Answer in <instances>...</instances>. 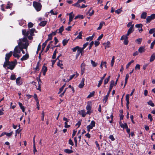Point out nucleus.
Listing matches in <instances>:
<instances>
[{"label":"nucleus","mask_w":155,"mask_h":155,"mask_svg":"<svg viewBox=\"0 0 155 155\" xmlns=\"http://www.w3.org/2000/svg\"><path fill=\"white\" fill-rule=\"evenodd\" d=\"M17 61L15 60V61H8L7 62H5L3 65V67L6 69H9L11 70H13L15 68L16 64Z\"/></svg>","instance_id":"1"},{"label":"nucleus","mask_w":155,"mask_h":155,"mask_svg":"<svg viewBox=\"0 0 155 155\" xmlns=\"http://www.w3.org/2000/svg\"><path fill=\"white\" fill-rule=\"evenodd\" d=\"M33 5L37 12L40 11L42 8V5L41 3L36 1H34Z\"/></svg>","instance_id":"2"},{"label":"nucleus","mask_w":155,"mask_h":155,"mask_svg":"<svg viewBox=\"0 0 155 155\" xmlns=\"http://www.w3.org/2000/svg\"><path fill=\"white\" fill-rule=\"evenodd\" d=\"M19 48H23L25 49H26L27 50L28 47L29 45V43L28 42L25 43H23L21 42H18V43Z\"/></svg>","instance_id":"3"},{"label":"nucleus","mask_w":155,"mask_h":155,"mask_svg":"<svg viewBox=\"0 0 155 155\" xmlns=\"http://www.w3.org/2000/svg\"><path fill=\"white\" fill-rule=\"evenodd\" d=\"M155 18V14H152L150 16H148L146 18V23L147 24L149 23L151 20Z\"/></svg>","instance_id":"4"},{"label":"nucleus","mask_w":155,"mask_h":155,"mask_svg":"<svg viewBox=\"0 0 155 155\" xmlns=\"http://www.w3.org/2000/svg\"><path fill=\"white\" fill-rule=\"evenodd\" d=\"M12 51H10L8 53H7L6 54L5 57V62L9 61V58H10V57L12 56Z\"/></svg>","instance_id":"5"},{"label":"nucleus","mask_w":155,"mask_h":155,"mask_svg":"<svg viewBox=\"0 0 155 155\" xmlns=\"http://www.w3.org/2000/svg\"><path fill=\"white\" fill-rule=\"evenodd\" d=\"M95 123L94 120H92L90 124L88 126V131H89L90 129H92L95 126Z\"/></svg>","instance_id":"6"},{"label":"nucleus","mask_w":155,"mask_h":155,"mask_svg":"<svg viewBox=\"0 0 155 155\" xmlns=\"http://www.w3.org/2000/svg\"><path fill=\"white\" fill-rule=\"evenodd\" d=\"M29 55L28 53L27 52L26 54L21 58V61H24L27 60L29 58Z\"/></svg>","instance_id":"7"},{"label":"nucleus","mask_w":155,"mask_h":155,"mask_svg":"<svg viewBox=\"0 0 155 155\" xmlns=\"http://www.w3.org/2000/svg\"><path fill=\"white\" fill-rule=\"evenodd\" d=\"M21 78V77H19L16 79V83L18 85H20L23 83L22 81L20 80Z\"/></svg>","instance_id":"8"},{"label":"nucleus","mask_w":155,"mask_h":155,"mask_svg":"<svg viewBox=\"0 0 155 155\" xmlns=\"http://www.w3.org/2000/svg\"><path fill=\"white\" fill-rule=\"evenodd\" d=\"M134 24H133L131 26L129 29H128L127 32V35H129L130 34L133 32L134 31Z\"/></svg>","instance_id":"9"},{"label":"nucleus","mask_w":155,"mask_h":155,"mask_svg":"<svg viewBox=\"0 0 155 155\" xmlns=\"http://www.w3.org/2000/svg\"><path fill=\"white\" fill-rule=\"evenodd\" d=\"M29 33L30 31H27L26 29H23L22 30V34L25 37H28Z\"/></svg>","instance_id":"10"},{"label":"nucleus","mask_w":155,"mask_h":155,"mask_svg":"<svg viewBox=\"0 0 155 155\" xmlns=\"http://www.w3.org/2000/svg\"><path fill=\"white\" fill-rule=\"evenodd\" d=\"M22 42H25V43L27 42L28 43V41L27 40V37L24 36V37L23 38H20L19 39L18 42L22 43Z\"/></svg>","instance_id":"11"},{"label":"nucleus","mask_w":155,"mask_h":155,"mask_svg":"<svg viewBox=\"0 0 155 155\" xmlns=\"http://www.w3.org/2000/svg\"><path fill=\"white\" fill-rule=\"evenodd\" d=\"M85 64L83 62L82 63L81 67V74L82 75L84 72L85 71Z\"/></svg>","instance_id":"12"},{"label":"nucleus","mask_w":155,"mask_h":155,"mask_svg":"<svg viewBox=\"0 0 155 155\" xmlns=\"http://www.w3.org/2000/svg\"><path fill=\"white\" fill-rule=\"evenodd\" d=\"M111 90H110V88H109V90L108 92H107V95L104 97L103 99V101H105V102H106L107 101V99L109 95Z\"/></svg>","instance_id":"13"},{"label":"nucleus","mask_w":155,"mask_h":155,"mask_svg":"<svg viewBox=\"0 0 155 155\" xmlns=\"http://www.w3.org/2000/svg\"><path fill=\"white\" fill-rule=\"evenodd\" d=\"M84 78H83L82 79L81 82L78 85V87L80 88H82L84 87Z\"/></svg>","instance_id":"14"},{"label":"nucleus","mask_w":155,"mask_h":155,"mask_svg":"<svg viewBox=\"0 0 155 155\" xmlns=\"http://www.w3.org/2000/svg\"><path fill=\"white\" fill-rule=\"evenodd\" d=\"M106 49L107 48H109L110 46V43L109 41H107L106 42L104 43L103 44Z\"/></svg>","instance_id":"15"},{"label":"nucleus","mask_w":155,"mask_h":155,"mask_svg":"<svg viewBox=\"0 0 155 155\" xmlns=\"http://www.w3.org/2000/svg\"><path fill=\"white\" fill-rule=\"evenodd\" d=\"M119 123L121 127L123 128L124 129L128 127L126 123L123 124L120 121L119 122Z\"/></svg>","instance_id":"16"},{"label":"nucleus","mask_w":155,"mask_h":155,"mask_svg":"<svg viewBox=\"0 0 155 155\" xmlns=\"http://www.w3.org/2000/svg\"><path fill=\"white\" fill-rule=\"evenodd\" d=\"M147 15V13L146 12H143L141 15L140 18L142 19H145Z\"/></svg>","instance_id":"17"},{"label":"nucleus","mask_w":155,"mask_h":155,"mask_svg":"<svg viewBox=\"0 0 155 155\" xmlns=\"http://www.w3.org/2000/svg\"><path fill=\"white\" fill-rule=\"evenodd\" d=\"M79 114L80 115H81L83 117H84L86 114V112L85 110H81L79 111Z\"/></svg>","instance_id":"18"},{"label":"nucleus","mask_w":155,"mask_h":155,"mask_svg":"<svg viewBox=\"0 0 155 155\" xmlns=\"http://www.w3.org/2000/svg\"><path fill=\"white\" fill-rule=\"evenodd\" d=\"M40 61H39L38 62L35 68H34V69L35 70V72H36L37 71H38L40 69L39 68V67L41 66V64H40Z\"/></svg>","instance_id":"19"},{"label":"nucleus","mask_w":155,"mask_h":155,"mask_svg":"<svg viewBox=\"0 0 155 155\" xmlns=\"http://www.w3.org/2000/svg\"><path fill=\"white\" fill-rule=\"evenodd\" d=\"M13 5V4L12 3H10V2H8L5 8L7 9H10L12 7Z\"/></svg>","instance_id":"20"},{"label":"nucleus","mask_w":155,"mask_h":155,"mask_svg":"<svg viewBox=\"0 0 155 155\" xmlns=\"http://www.w3.org/2000/svg\"><path fill=\"white\" fill-rule=\"evenodd\" d=\"M62 61L59 60V61L57 63V66L59 67L61 69H63V67L62 66L63 64L62 63Z\"/></svg>","instance_id":"21"},{"label":"nucleus","mask_w":155,"mask_h":155,"mask_svg":"<svg viewBox=\"0 0 155 155\" xmlns=\"http://www.w3.org/2000/svg\"><path fill=\"white\" fill-rule=\"evenodd\" d=\"M83 52L84 51L82 49H81V48H78V50H77V56H79L80 55V54H81V55H82Z\"/></svg>","instance_id":"22"},{"label":"nucleus","mask_w":155,"mask_h":155,"mask_svg":"<svg viewBox=\"0 0 155 155\" xmlns=\"http://www.w3.org/2000/svg\"><path fill=\"white\" fill-rule=\"evenodd\" d=\"M47 21H42L39 24V25L41 27L45 26L47 24Z\"/></svg>","instance_id":"23"},{"label":"nucleus","mask_w":155,"mask_h":155,"mask_svg":"<svg viewBox=\"0 0 155 155\" xmlns=\"http://www.w3.org/2000/svg\"><path fill=\"white\" fill-rule=\"evenodd\" d=\"M37 32V31L35 30V28H31L30 29V35H34V32Z\"/></svg>","instance_id":"24"},{"label":"nucleus","mask_w":155,"mask_h":155,"mask_svg":"<svg viewBox=\"0 0 155 155\" xmlns=\"http://www.w3.org/2000/svg\"><path fill=\"white\" fill-rule=\"evenodd\" d=\"M138 51L140 53L144 52L145 51V47L143 46L140 47L138 49Z\"/></svg>","instance_id":"25"},{"label":"nucleus","mask_w":155,"mask_h":155,"mask_svg":"<svg viewBox=\"0 0 155 155\" xmlns=\"http://www.w3.org/2000/svg\"><path fill=\"white\" fill-rule=\"evenodd\" d=\"M93 110H91V105L88 106V114H90L92 112Z\"/></svg>","instance_id":"26"},{"label":"nucleus","mask_w":155,"mask_h":155,"mask_svg":"<svg viewBox=\"0 0 155 155\" xmlns=\"http://www.w3.org/2000/svg\"><path fill=\"white\" fill-rule=\"evenodd\" d=\"M73 12H71L69 14V21H71L74 18V15H72Z\"/></svg>","instance_id":"27"},{"label":"nucleus","mask_w":155,"mask_h":155,"mask_svg":"<svg viewBox=\"0 0 155 155\" xmlns=\"http://www.w3.org/2000/svg\"><path fill=\"white\" fill-rule=\"evenodd\" d=\"M114 86H115L114 81L113 80H111L110 81L109 87V88H110V90H112V88Z\"/></svg>","instance_id":"28"},{"label":"nucleus","mask_w":155,"mask_h":155,"mask_svg":"<svg viewBox=\"0 0 155 155\" xmlns=\"http://www.w3.org/2000/svg\"><path fill=\"white\" fill-rule=\"evenodd\" d=\"M129 78V75L128 74H127L126 76V77L125 78V81L124 85V87H123L124 88L125 87L127 83V80H128V78Z\"/></svg>","instance_id":"29"},{"label":"nucleus","mask_w":155,"mask_h":155,"mask_svg":"<svg viewBox=\"0 0 155 155\" xmlns=\"http://www.w3.org/2000/svg\"><path fill=\"white\" fill-rule=\"evenodd\" d=\"M64 151L65 153L68 154H70L73 152L72 150L68 149H64Z\"/></svg>","instance_id":"30"},{"label":"nucleus","mask_w":155,"mask_h":155,"mask_svg":"<svg viewBox=\"0 0 155 155\" xmlns=\"http://www.w3.org/2000/svg\"><path fill=\"white\" fill-rule=\"evenodd\" d=\"M48 41L47 40H46L45 42L43 43L42 45V51H43L46 46Z\"/></svg>","instance_id":"31"},{"label":"nucleus","mask_w":155,"mask_h":155,"mask_svg":"<svg viewBox=\"0 0 155 155\" xmlns=\"http://www.w3.org/2000/svg\"><path fill=\"white\" fill-rule=\"evenodd\" d=\"M94 13V10H93L91 8H90L89 10V12H88V14H89V15L90 16L92 15Z\"/></svg>","instance_id":"32"},{"label":"nucleus","mask_w":155,"mask_h":155,"mask_svg":"<svg viewBox=\"0 0 155 155\" xmlns=\"http://www.w3.org/2000/svg\"><path fill=\"white\" fill-rule=\"evenodd\" d=\"M128 36V35H127V34L125 35L122 36L120 38V40H127Z\"/></svg>","instance_id":"33"},{"label":"nucleus","mask_w":155,"mask_h":155,"mask_svg":"<svg viewBox=\"0 0 155 155\" xmlns=\"http://www.w3.org/2000/svg\"><path fill=\"white\" fill-rule=\"evenodd\" d=\"M155 59V54H153L151 56L150 59V62H152Z\"/></svg>","instance_id":"34"},{"label":"nucleus","mask_w":155,"mask_h":155,"mask_svg":"<svg viewBox=\"0 0 155 155\" xmlns=\"http://www.w3.org/2000/svg\"><path fill=\"white\" fill-rule=\"evenodd\" d=\"M91 63L92 65V66L93 67H96L97 65V63L95 62L94 61H93L92 60H91Z\"/></svg>","instance_id":"35"},{"label":"nucleus","mask_w":155,"mask_h":155,"mask_svg":"<svg viewBox=\"0 0 155 155\" xmlns=\"http://www.w3.org/2000/svg\"><path fill=\"white\" fill-rule=\"evenodd\" d=\"M64 28L63 26H61L58 29V33L61 34H62V32L64 31Z\"/></svg>","instance_id":"36"},{"label":"nucleus","mask_w":155,"mask_h":155,"mask_svg":"<svg viewBox=\"0 0 155 155\" xmlns=\"http://www.w3.org/2000/svg\"><path fill=\"white\" fill-rule=\"evenodd\" d=\"M105 24V22H104L103 21L101 22L99 25V27L97 28V30H99L101 29L103 25H104Z\"/></svg>","instance_id":"37"},{"label":"nucleus","mask_w":155,"mask_h":155,"mask_svg":"<svg viewBox=\"0 0 155 155\" xmlns=\"http://www.w3.org/2000/svg\"><path fill=\"white\" fill-rule=\"evenodd\" d=\"M142 38H138L137 39H136L135 40V42L136 43H138V44H140L141 43V42H142Z\"/></svg>","instance_id":"38"},{"label":"nucleus","mask_w":155,"mask_h":155,"mask_svg":"<svg viewBox=\"0 0 155 155\" xmlns=\"http://www.w3.org/2000/svg\"><path fill=\"white\" fill-rule=\"evenodd\" d=\"M95 91H93L91 92L90 93V94L88 95V98H90L94 96L95 94Z\"/></svg>","instance_id":"39"},{"label":"nucleus","mask_w":155,"mask_h":155,"mask_svg":"<svg viewBox=\"0 0 155 155\" xmlns=\"http://www.w3.org/2000/svg\"><path fill=\"white\" fill-rule=\"evenodd\" d=\"M48 38L46 40L47 41H48L49 40H51L52 38V34H50L48 35Z\"/></svg>","instance_id":"40"},{"label":"nucleus","mask_w":155,"mask_h":155,"mask_svg":"<svg viewBox=\"0 0 155 155\" xmlns=\"http://www.w3.org/2000/svg\"><path fill=\"white\" fill-rule=\"evenodd\" d=\"M79 35L76 38V39L79 38V39H81L82 38V31L80 32L79 33Z\"/></svg>","instance_id":"41"},{"label":"nucleus","mask_w":155,"mask_h":155,"mask_svg":"<svg viewBox=\"0 0 155 155\" xmlns=\"http://www.w3.org/2000/svg\"><path fill=\"white\" fill-rule=\"evenodd\" d=\"M68 40L64 39L62 41V43L64 46H65L68 43Z\"/></svg>","instance_id":"42"},{"label":"nucleus","mask_w":155,"mask_h":155,"mask_svg":"<svg viewBox=\"0 0 155 155\" xmlns=\"http://www.w3.org/2000/svg\"><path fill=\"white\" fill-rule=\"evenodd\" d=\"M47 67L44 65L42 68L41 71H42L47 72Z\"/></svg>","instance_id":"43"},{"label":"nucleus","mask_w":155,"mask_h":155,"mask_svg":"<svg viewBox=\"0 0 155 155\" xmlns=\"http://www.w3.org/2000/svg\"><path fill=\"white\" fill-rule=\"evenodd\" d=\"M134 62V60L131 61L130 62L128 63L126 65V68H129L130 64Z\"/></svg>","instance_id":"44"},{"label":"nucleus","mask_w":155,"mask_h":155,"mask_svg":"<svg viewBox=\"0 0 155 155\" xmlns=\"http://www.w3.org/2000/svg\"><path fill=\"white\" fill-rule=\"evenodd\" d=\"M78 48H81L79 47L78 46H77L76 47L72 48V49L73 52H75L77 50H78Z\"/></svg>","instance_id":"45"},{"label":"nucleus","mask_w":155,"mask_h":155,"mask_svg":"<svg viewBox=\"0 0 155 155\" xmlns=\"http://www.w3.org/2000/svg\"><path fill=\"white\" fill-rule=\"evenodd\" d=\"M135 26L136 27L139 29L140 28H141V27H142L143 25L141 24H137L135 25Z\"/></svg>","instance_id":"46"},{"label":"nucleus","mask_w":155,"mask_h":155,"mask_svg":"<svg viewBox=\"0 0 155 155\" xmlns=\"http://www.w3.org/2000/svg\"><path fill=\"white\" fill-rule=\"evenodd\" d=\"M16 79V76L13 74H12L10 77V79L12 80H14Z\"/></svg>","instance_id":"47"},{"label":"nucleus","mask_w":155,"mask_h":155,"mask_svg":"<svg viewBox=\"0 0 155 155\" xmlns=\"http://www.w3.org/2000/svg\"><path fill=\"white\" fill-rule=\"evenodd\" d=\"M33 24L31 22H29L28 25V28H31L33 27Z\"/></svg>","instance_id":"48"},{"label":"nucleus","mask_w":155,"mask_h":155,"mask_svg":"<svg viewBox=\"0 0 155 155\" xmlns=\"http://www.w3.org/2000/svg\"><path fill=\"white\" fill-rule=\"evenodd\" d=\"M148 104L151 106L152 107H154V104L153 103L152 101H149L148 102Z\"/></svg>","instance_id":"49"},{"label":"nucleus","mask_w":155,"mask_h":155,"mask_svg":"<svg viewBox=\"0 0 155 155\" xmlns=\"http://www.w3.org/2000/svg\"><path fill=\"white\" fill-rule=\"evenodd\" d=\"M17 53H14L13 54V56H14V57L17 58L18 59L20 58V56Z\"/></svg>","instance_id":"50"},{"label":"nucleus","mask_w":155,"mask_h":155,"mask_svg":"<svg viewBox=\"0 0 155 155\" xmlns=\"http://www.w3.org/2000/svg\"><path fill=\"white\" fill-rule=\"evenodd\" d=\"M18 46H16L15 47L14 50V53H17V52H18L17 51L19 49V47H18Z\"/></svg>","instance_id":"51"},{"label":"nucleus","mask_w":155,"mask_h":155,"mask_svg":"<svg viewBox=\"0 0 155 155\" xmlns=\"http://www.w3.org/2000/svg\"><path fill=\"white\" fill-rule=\"evenodd\" d=\"M101 65H102L105 68H107V65L106 64L107 63L106 62L104 61V62L103 61H102L101 62Z\"/></svg>","instance_id":"52"},{"label":"nucleus","mask_w":155,"mask_h":155,"mask_svg":"<svg viewBox=\"0 0 155 155\" xmlns=\"http://www.w3.org/2000/svg\"><path fill=\"white\" fill-rule=\"evenodd\" d=\"M155 44V40L151 44L150 48L151 49H153V46Z\"/></svg>","instance_id":"53"},{"label":"nucleus","mask_w":155,"mask_h":155,"mask_svg":"<svg viewBox=\"0 0 155 155\" xmlns=\"http://www.w3.org/2000/svg\"><path fill=\"white\" fill-rule=\"evenodd\" d=\"M148 117L150 119V121H152L153 120L152 117L150 114L148 115Z\"/></svg>","instance_id":"54"},{"label":"nucleus","mask_w":155,"mask_h":155,"mask_svg":"<svg viewBox=\"0 0 155 155\" xmlns=\"http://www.w3.org/2000/svg\"><path fill=\"white\" fill-rule=\"evenodd\" d=\"M68 143L69 144L73 146L74 145V143L71 139H70L69 140Z\"/></svg>","instance_id":"55"},{"label":"nucleus","mask_w":155,"mask_h":155,"mask_svg":"<svg viewBox=\"0 0 155 155\" xmlns=\"http://www.w3.org/2000/svg\"><path fill=\"white\" fill-rule=\"evenodd\" d=\"M155 31V28L151 29L150 30L149 33L150 34H152Z\"/></svg>","instance_id":"56"},{"label":"nucleus","mask_w":155,"mask_h":155,"mask_svg":"<svg viewBox=\"0 0 155 155\" xmlns=\"http://www.w3.org/2000/svg\"><path fill=\"white\" fill-rule=\"evenodd\" d=\"M140 65L139 64H137L136 65L135 69V70L138 69L140 70Z\"/></svg>","instance_id":"57"},{"label":"nucleus","mask_w":155,"mask_h":155,"mask_svg":"<svg viewBox=\"0 0 155 155\" xmlns=\"http://www.w3.org/2000/svg\"><path fill=\"white\" fill-rule=\"evenodd\" d=\"M13 134V132L12 131L9 133L6 132V135L8 137H11Z\"/></svg>","instance_id":"58"},{"label":"nucleus","mask_w":155,"mask_h":155,"mask_svg":"<svg viewBox=\"0 0 155 155\" xmlns=\"http://www.w3.org/2000/svg\"><path fill=\"white\" fill-rule=\"evenodd\" d=\"M80 3L78 2H78L75 3L73 5V6H76L77 7H80V5L79 4V3Z\"/></svg>","instance_id":"59"},{"label":"nucleus","mask_w":155,"mask_h":155,"mask_svg":"<svg viewBox=\"0 0 155 155\" xmlns=\"http://www.w3.org/2000/svg\"><path fill=\"white\" fill-rule=\"evenodd\" d=\"M45 116V113L44 111H43L41 113V120L43 121L44 120V117Z\"/></svg>","instance_id":"60"},{"label":"nucleus","mask_w":155,"mask_h":155,"mask_svg":"<svg viewBox=\"0 0 155 155\" xmlns=\"http://www.w3.org/2000/svg\"><path fill=\"white\" fill-rule=\"evenodd\" d=\"M33 153H34V154H35V152H37V150L36 149L35 145H34V146H33Z\"/></svg>","instance_id":"61"},{"label":"nucleus","mask_w":155,"mask_h":155,"mask_svg":"<svg viewBox=\"0 0 155 155\" xmlns=\"http://www.w3.org/2000/svg\"><path fill=\"white\" fill-rule=\"evenodd\" d=\"M100 44L99 42L98 41V40L96 41H95L94 45L95 47L97 46H98Z\"/></svg>","instance_id":"62"},{"label":"nucleus","mask_w":155,"mask_h":155,"mask_svg":"<svg viewBox=\"0 0 155 155\" xmlns=\"http://www.w3.org/2000/svg\"><path fill=\"white\" fill-rule=\"evenodd\" d=\"M109 138L112 141H114L115 140L113 136L112 135H110L109 136Z\"/></svg>","instance_id":"63"},{"label":"nucleus","mask_w":155,"mask_h":155,"mask_svg":"<svg viewBox=\"0 0 155 155\" xmlns=\"http://www.w3.org/2000/svg\"><path fill=\"white\" fill-rule=\"evenodd\" d=\"M121 11H122V10L120 9H118L116 10L115 12L116 13L119 14L121 13Z\"/></svg>","instance_id":"64"}]
</instances>
